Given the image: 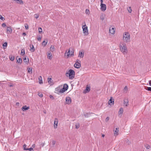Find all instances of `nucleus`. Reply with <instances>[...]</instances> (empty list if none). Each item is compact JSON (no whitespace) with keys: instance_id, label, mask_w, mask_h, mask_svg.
I'll use <instances>...</instances> for the list:
<instances>
[{"instance_id":"obj_42","label":"nucleus","mask_w":151,"mask_h":151,"mask_svg":"<svg viewBox=\"0 0 151 151\" xmlns=\"http://www.w3.org/2000/svg\"><path fill=\"white\" fill-rule=\"evenodd\" d=\"M26 144H24L23 145V147L24 148V150H25V149H27V148H26Z\"/></svg>"},{"instance_id":"obj_31","label":"nucleus","mask_w":151,"mask_h":151,"mask_svg":"<svg viewBox=\"0 0 151 151\" xmlns=\"http://www.w3.org/2000/svg\"><path fill=\"white\" fill-rule=\"evenodd\" d=\"M9 58L11 60L13 61L14 60V57L13 56H9Z\"/></svg>"},{"instance_id":"obj_28","label":"nucleus","mask_w":151,"mask_h":151,"mask_svg":"<svg viewBox=\"0 0 151 151\" xmlns=\"http://www.w3.org/2000/svg\"><path fill=\"white\" fill-rule=\"evenodd\" d=\"M22 61V59L21 58H19L17 60V62L19 63H21Z\"/></svg>"},{"instance_id":"obj_2","label":"nucleus","mask_w":151,"mask_h":151,"mask_svg":"<svg viewBox=\"0 0 151 151\" xmlns=\"http://www.w3.org/2000/svg\"><path fill=\"white\" fill-rule=\"evenodd\" d=\"M74 55V51L71 47H70L68 50H66L65 53V57L66 58L71 57Z\"/></svg>"},{"instance_id":"obj_46","label":"nucleus","mask_w":151,"mask_h":151,"mask_svg":"<svg viewBox=\"0 0 151 151\" xmlns=\"http://www.w3.org/2000/svg\"><path fill=\"white\" fill-rule=\"evenodd\" d=\"M124 90L125 91H127V86H125L124 88Z\"/></svg>"},{"instance_id":"obj_27","label":"nucleus","mask_w":151,"mask_h":151,"mask_svg":"<svg viewBox=\"0 0 151 151\" xmlns=\"http://www.w3.org/2000/svg\"><path fill=\"white\" fill-rule=\"evenodd\" d=\"M55 50V47L54 46H51L50 48V50L51 52H53Z\"/></svg>"},{"instance_id":"obj_55","label":"nucleus","mask_w":151,"mask_h":151,"mask_svg":"<svg viewBox=\"0 0 151 151\" xmlns=\"http://www.w3.org/2000/svg\"><path fill=\"white\" fill-rule=\"evenodd\" d=\"M24 36H25L26 35V34L25 32H23L22 34Z\"/></svg>"},{"instance_id":"obj_8","label":"nucleus","mask_w":151,"mask_h":151,"mask_svg":"<svg viewBox=\"0 0 151 151\" xmlns=\"http://www.w3.org/2000/svg\"><path fill=\"white\" fill-rule=\"evenodd\" d=\"M58 123V119L57 118L55 119L54 123V127L55 129L57 128Z\"/></svg>"},{"instance_id":"obj_56","label":"nucleus","mask_w":151,"mask_h":151,"mask_svg":"<svg viewBox=\"0 0 151 151\" xmlns=\"http://www.w3.org/2000/svg\"><path fill=\"white\" fill-rule=\"evenodd\" d=\"M149 82L150 85L151 86V81H149Z\"/></svg>"},{"instance_id":"obj_57","label":"nucleus","mask_w":151,"mask_h":151,"mask_svg":"<svg viewBox=\"0 0 151 151\" xmlns=\"http://www.w3.org/2000/svg\"><path fill=\"white\" fill-rule=\"evenodd\" d=\"M32 147L33 148H34L35 147V145L34 144L32 145Z\"/></svg>"},{"instance_id":"obj_58","label":"nucleus","mask_w":151,"mask_h":151,"mask_svg":"<svg viewBox=\"0 0 151 151\" xmlns=\"http://www.w3.org/2000/svg\"><path fill=\"white\" fill-rule=\"evenodd\" d=\"M9 86L10 87H12V86H13V85L12 84H10V85H9Z\"/></svg>"},{"instance_id":"obj_52","label":"nucleus","mask_w":151,"mask_h":151,"mask_svg":"<svg viewBox=\"0 0 151 151\" xmlns=\"http://www.w3.org/2000/svg\"><path fill=\"white\" fill-rule=\"evenodd\" d=\"M37 40L39 41H40L41 40V38L40 37H38L37 38Z\"/></svg>"},{"instance_id":"obj_14","label":"nucleus","mask_w":151,"mask_h":151,"mask_svg":"<svg viewBox=\"0 0 151 151\" xmlns=\"http://www.w3.org/2000/svg\"><path fill=\"white\" fill-rule=\"evenodd\" d=\"M84 52H83L80 51L78 54V57L81 58H83L84 56Z\"/></svg>"},{"instance_id":"obj_43","label":"nucleus","mask_w":151,"mask_h":151,"mask_svg":"<svg viewBox=\"0 0 151 151\" xmlns=\"http://www.w3.org/2000/svg\"><path fill=\"white\" fill-rule=\"evenodd\" d=\"M0 19L2 20H4L5 19L4 17H3L2 16H1V15L0 17Z\"/></svg>"},{"instance_id":"obj_38","label":"nucleus","mask_w":151,"mask_h":151,"mask_svg":"<svg viewBox=\"0 0 151 151\" xmlns=\"http://www.w3.org/2000/svg\"><path fill=\"white\" fill-rule=\"evenodd\" d=\"M86 14H89L90 13L89 10L86 9Z\"/></svg>"},{"instance_id":"obj_49","label":"nucleus","mask_w":151,"mask_h":151,"mask_svg":"<svg viewBox=\"0 0 151 151\" xmlns=\"http://www.w3.org/2000/svg\"><path fill=\"white\" fill-rule=\"evenodd\" d=\"M25 29H28V26L27 25H25Z\"/></svg>"},{"instance_id":"obj_4","label":"nucleus","mask_w":151,"mask_h":151,"mask_svg":"<svg viewBox=\"0 0 151 151\" xmlns=\"http://www.w3.org/2000/svg\"><path fill=\"white\" fill-rule=\"evenodd\" d=\"M130 34L128 32H125L123 35V40L125 42L127 43L130 42Z\"/></svg>"},{"instance_id":"obj_6","label":"nucleus","mask_w":151,"mask_h":151,"mask_svg":"<svg viewBox=\"0 0 151 151\" xmlns=\"http://www.w3.org/2000/svg\"><path fill=\"white\" fill-rule=\"evenodd\" d=\"M79 61V60H77L76 63L74 65V67L77 68H80L81 66L80 63L78 62Z\"/></svg>"},{"instance_id":"obj_39","label":"nucleus","mask_w":151,"mask_h":151,"mask_svg":"<svg viewBox=\"0 0 151 151\" xmlns=\"http://www.w3.org/2000/svg\"><path fill=\"white\" fill-rule=\"evenodd\" d=\"M39 32V33H41L42 31V29L41 27H39L38 28Z\"/></svg>"},{"instance_id":"obj_62","label":"nucleus","mask_w":151,"mask_h":151,"mask_svg":"<svg viewBox=\"0 0 151 151\" xmlns=\"http://www.w3.org/2000/svg\"><path fill=\"white\" fill-rule=\"evenodd\" d=\"M16 104H19V103H18V102H17V103H16Z\"/></svg>"},{"instance_id":"obj_11","label":"nucleus","mask_w":151,"mask_h":151,"mask_svg":"<svg viewBox=\"0 0 151 151\" xmlns=\"http://www.w3.org/2000/svg\"><path fill=\"white\" fill-rule=\"evenodd\" d=\"M123 111V108H120L118 112V116L120 117H121L122 116Z\"/></svg>"},{"instance_id":"obj_33","label":"nucleus","mask_w":151,"mask_h":151,"mask_svg":"<svg viewBox=\"0 0 151 151\" xmlns=\"http://www.w3.org/2000/svg\"><path fill=\"white\" fill-rule=\"evenodd\" d=\"M47 40L46 41H44L42 43V45H44V46H45L47 44Z\"/></svg>"},{"instance_id":"obj_34","label":"nucleus","mask_w":151,"mask_h":151,"mask_svg":"<svg viewBox=\"0 0 151 151\" xmlns=\"http://www.w3.org/2000/svg\"><path fill=\"white\" fill-rule=\"evenodd\" d=\"M65 91L64 90L63 88L61 89L59 91V93H63Z\"/></svg>"},{"instance_id":"obj_41","label":"nucleus","mask_w":151,"mask_h":151,"mask_svg":"<svg viewBox=\"0 0 151 151\" xmlns=\"http://www.w3.org/2000/svg\"><path fill=\"white\" fill-rule=\"evenodd\" d=\"M39 17V15L38 14H35V17L36 18V19H37Z\"/></svg>"},{"instance_id":"obj_30","label":"nucleus","mask_w":151,"mask_h":151,"mask_svg":"<svg viewBox=\"0 0 151 151\" xmlns=\"http://www.w3.org/2000/svg\"><path fill=\"white\" fill-rule=\"evenodd\" d=\"M80 126V124L79 123H77L75 124V127L76 129H78Z\"/></svg>"},{"instance_id":"obj_15","label":"nucleus","mask_w":151,"mask_h":151,"mask_svg":"<svg viewBox=\"0 0 151 151\" xmlns=\"http://www.w3.org/2000/svg\"><path fill=\"white\" fill-rule=\"evenodd\" d=\"M29 109V106H23L22 108V109L23 111L28 110Z\"/></svg>"},{"instance_id":"obj_18","label":"nucleus","mask_w":151,"mask_h":151,"mask_svg":"<svg viewBox=\"0 0 151 151\" xmlns=\"http://www.w3.org/2000/svg\"><path fill=\"white\" fill-rule=\"evenodd\" d=\"M47 54V58L50 59H51L52 58L51 53L50 52H48Z\"/></svg>"},{"instance_id":"obj_40","label":"nucleus","mask_w":151,"mask_h":151,"mask_svg":"<svg viewBox=\"0 0 151 151\" xmlns=\"http://www.w3.org/2000/svg\"><path fill=\"white\" fill-rule=\"evenodd\" d=\"M146 90L148 91H150L151 92V87H147L146 88Z\"/></svg>"},{"instance_id":"obj_37","label":"nucleus","mask_w":151,"mask_h":151,"mask_svg":"<svg viewBox=\"0 0 151 151\" xmlns=\"http://www.w3.org/2000/svg\"><path fill=\"white\" fill-rule=\"evenodd\" d=\"M29 150L30 151H34V150L32 148H27V149H25V150Z\"/></svg>"},{"instance_id":"obj_3","label":"nucleus","mask_w":151,"mask_h":151,"mask_svg":"<svg viewBox=\"0 0 151 151\" xmlns=\"http://www.w3.org/2000/svg\"><path fill=\"white\" fill-rule=\"evenodd\" d=\"M66 76L67 77H69L70 79H73L75 76V72L72 69L69 70L66 73Z\"/></svg>"},{"instance_id":"obj_45","label":"nucleus","mask_w":151,"mask_h":151,"mask_svg":"<svg viewBox=\"0 0 151 151\" xmlns=\"http://www.w3.org/2000/svg\"><path fill=\"white\" fill-rule=\"evenodd\" d=\"M109 117H107L105 119V121L106 122H107L109 119Z\"/></svg>"},{"instance_id":"obj_23","label":"nucleus","mask_w":151,"mask_h":151,"mask_svg":"<svg viewBox=\"0 0 151 151\" xmlns=\"http://www.w3.org/2000/svg\"><path fill=\"white\" fill-rule=\"evenodd\" d=\"M17 3L23 4V2L22 0H14Z\"/></svg>"},{"instance_id":"obj_54","label":"nucleus","mask_w":151,"mask_h":151,"mask_svg":"<svg viewBox=\"0 0 151 151\" xmlns=\"http://www.w3.org/2000/svg\"><path fill=\"white\" fill-rule=\"evenodd\" d=\"M101 4H103V0H100Z\"/></svg>"},{"instance_id":"obj_16","label":"nucleus","mask_w":151,"mask_h":151,"mask_svg":"<svg viewBox=\"0 0 151 151\" xmlns=\"http://www.w3.org/2000/svg\"><path fill=\"white\" fill-rule=\"evenodd\" d=\"M110 103H112L114 104V99L112 98V97H111L110 98L108 101V104H110Z\"/></svg>"},{"instance_id":"obj_7","label":"nucleus","mask_w":151,"mask_h":151,"mask_svg":"<svg viewBox=\"0 0 151 151\" xmlns=\"http://www.w3.org/2000/svg\"><path fill=\"white\" fill-rule=\"evenodd\" d=\"M101 9L103 11H104L106 9V6L105 4H101Z\"/></svg>"},{"instance_id":"obj_17","label":"nucleus","mask_w":151,"mask_h":151,"mask_svg":"<svg viewBox=\"0 0 151 151\" xmlns=\"http://www.w3.org/2000/svg\"><path fill=\"white\" fill-rule=\"evenodd\" d=\"M39 82L40 84H42L43 83L42 78L41 76H40L38 78Z\"/></svg>"},{"instance_id":"obj_44","label":"nucleus","mask_w":151,"mask_h":151,"mask_svg":"<svg viewBox=\"0 0 151 151\" xmlns=\"http://www.w3.org/2000/svg\"><path fill=\"white\" fill-rule=\"evenodd\" d=\"M38 95L40 97H42V93H39Z\"/></svg>"},{"instance_id":"obj_48","label":"nucleus","mask_w":151,"mask_h":151,"mask_svg":"<svg viewBox=\"0 0 151 151\" xmlns=\"http://www.w3.org/2000/svg\"><path fill=\"white\" fill-rule=\"evenodd\" d=\"M6 24L5 23H3L2 24V26L3 27H5L6 26Z\"/></svg>"},{"instance_id":"obj_32","label":"nucleus","mask_w":151,"mask_h":151,"mask_svg":"<svg viewBox=\"0 0 151 151\" xmlns=\"http://www.w3.org/2000/svg\"><path fill=\"white\" fill-rule=\"evenodd\" d=\"M128 103V100L127 99H125L124 100V104H127Z\"/></svg>"},{"instance_id":"obj_61","label":"nucleus","mask_w":151,"mask_h":151,"mask_svg":"<svg viewBox=\"0 0 151 151\" xmlns=\"http://www.w3.org/2000/svg\"><path fill=\"white\" fill-rule=\"evenodd\" d=\"M127 104H126V105H125V106L126 107H127Z\"/></svg>"},{"instance_id":"obj_63","label":"nucleus","mask_w":151,"mask_h":151,"mask_svg":"<svg viewBox=\"0 0 151 151\" xmlns=\"http://www.w3.org/2000/svg\"><path fill=\"white\" fill-rule=\"evenodd\" d=\"M44 113H46L45 111H44Z\"/></svg>"},{"instance_id":"obj_1","label":"nucleus","mask_w":151,"mask_h":151,"mask_svg":"<svg viewBox=\"0 0 151 151\" xmlns=\"http://www.w3.org/2000/svg\"><path fill=\"white\" fill-rule=\"evenodd\" d=\"M119 49L120 51L123 55H125L127 53L128 49L125 43L124 42H121L119 45Z\"/></svg>"},{"instance_id":"obj_21","label":"nucleus","mask_w":151,"mask_h":151,"mask_svg":"<svg viewBox=\"0 0 151 151\" xmlns=\"http://www.w3.org/2000/svg\"><path fill=\"white\" fill-rule=\"evenodd\" d=\"M90 90V87H86V88L84 90V92L87 93L89 92Z\"/></svg>"},{"instance_id":"obj_24","label":"nucleus","mask_w":151,"mask_h":151,"mask_svg":"<svg viewBox=\"0 0 151 151\" xmlns=\"http://www.w3.org/2000/svg\"><path fill=\"white\" fill-rule=\"evenodd\" d=\"M20 54L22 55H25V50L24 49L21 50Z\"/></svg>"},{"instance_id":"obj_12","label":"nucleus","mask_w":151,"mask_h":151,"mask_svg":"<svg viewBox=\"0 0 151 151\" xmlns=\"http://www.w3.org/2000/svg\"><path fill=\"white\" fill-rule=\"evenodd\" d=\"M119 131V128H116V130L114 131V135L115 136H117L118 134V132Z\"/></svg>"},{"instance_id":"obj_29","label":"nucleus","mask_w":151,"mask_h":151,"mask_svg":"<svg viewBox=\"0 0 151 151\" xmlns=\"http://www.w3.org/2000/svg\"><path fill=\"white\" fill-rule=\"evenodd\" d=\"M28 72L32 74V68H28Z\"/></svg>"},{"instance_id":"obj_59","label":"nucleus","mask_w":151,"mask_h":151,"mask_svg":"<svg viewBox=\"0 0 151 151\" xmlns=\"http://www.w3.org/2000/svg\"><path fill=\"white\" fill-rule=\"evenodd\" d=\"M102 136L103 137H104V136H105V135L104 134H102Z\"/></svg>"},{"instance_id":"obj_51","label":"nucleus","mask_w":151,"mask_h":151,"mask_svg":"<svg viewBox=\"0 0 151 151\" xmlns=\"http://www.w3.org/2000/svg\"><path fill=\"white\" fill-rule=\"evenodd\" d=\"M88 114H84V116L86 117H88Z\"/></svg>"},{"instance_id":"obj_20","label":"nucleus","mask_w":151,"mask_h":151,"mask_svg":"<svg viewBox=\"0 0 151 151\" xmlns=\"http://www.w3.org/2000/svg\"><path fill=\"white\" fill-rule=\"evenodd\" d=\"M6 31L7 32H8L10 34H11L12 32V30L10 27H7Z\"/></svg>"},{"instance_id":"obj_50","label":"nucleus","mask_w":151,"mask_h":151,"mask_svg":"<svg viewBox=\"0 0 151 151\" xmlns=\"http://www.w3.org/2000/svg\"><path fill=\"white\" fill-rule=\"evenodd\" d=\"M55 143V141H52V144L53 145H54Z\"/></svg>"},{"instance_id":"obj_10","label":"nucleus","mask_w":151,"mask_h":151,"mask_svg":"<svg viewBox=\"0 0 151 151\" xmlns=\"http://www.w3.org/2000/svg\"><path fill=\"white\" fill-rule=\"evenodd\" d=\"M115 31V28L113 27L111 28H110L109 29V32L112 34H114Z\"/></svg>"},{"instance_id":"obj_13","label":"nucleus","mask_w":151,"mask_h":151,"mask_svg":"<svg viewBox=\"0 0 151 151\" xmlns=\"http://www.w3.org/2000/svg\"><path fill=\"white\" fill-rule=\"evenodd\" d=\"M47 81L49 84L50 85L53 84V81L51 78H48L47 79Z\"/></svg>"},{"instance_id":"obj_47","label":"nucleus","mask_w":151,"mask_h":151,"mask_svg":"<svg viewBox=\"0 0 151 151\" xmlns=\"http://www.w3.org/2000/svg\"><path fill=\"white\" fill-rule=\"evenodd\" d=\"M150 145H147L146 147V148L147 149H150Z\"/></svg>"},{"instance_id":"obj_53","label":"nucleus","mask_w":151,"mask_h":151,"mask_svg":"<svg viewBox=\"0 0 151 151\" xmlns=\"http://www.w3.org/2000/svg\"><path fill=\"white\" fill-rule=\"evenodd\" d=\"M127 143L129 145V144L130 143V142L129 141H127Z\"/></svg>"},{"instance_id":"obj_35","label":"nucleus","mask_w":151,"mask_h":151,"mask_svg":"<svg viewBox=\"0 0 151 151\" xmlns=\"http://www.w3.org/2000/svg\"><path fill=\"white\" fill-rule=\"evenodd\" d=\"M127 10L129 13H131L132 12V10L130 7H129L127 8Z\"/></svg>"},{"instance_id":"obj_22","label":"nucleus","mask_w":151,"mask_h":151,"mask_svg":"<svg viewBox=\"0 0 151 151\" xmlns=\"http://www.w3.org/2000/svg\"><path fill=\"white\" fill-rule=\"evenodd\" d=\"M7 45V43L6 42H4L2 45V46L3 47V48L4 49H6Z\"/></svg>"},{"instance_id":"obj_19","label":"nucleus","mask_w":151,"mask_h":151,"mask_svg":"<svg viewBox=\"0 0 151 151\" xmlns=\"http://www.w3.org/2000/svg\"><path fill=\"white\" fill-rule=\"evenodd\" d=\"M68 88V86L66 84H65L64 85L63 88L65 91H66Z\"/></svg>"},{"instance_id":"obj_26","label":"nucleus","mask_w":151,"mask_h":151,"mask_svg":"<svg viewBox=\"0 0 151 151\" xmlns=\"http://www.w3.org/2000/svg\"><path fill=\"white\" fill-rule=\"evenodd\" d=\"M23 60L24 62L26 63H28L29 62V59L28 58H27L26 57H25L23 58Z\"/></svg>"},{"instance_id":"obj_9","label":"nucleus","mask_w":151,"mask_h":151,"mask_svg":"<svg viewBox=\"0 0 151 151\" xmlns=\"http://www.w3.org/2000/svg\"><path fill=\"white\" fill-rule=\"evenodd\" d=\"M66 104H70L71 103V98L69 97H67L66 98Z\"/></svg>"},{"instance_id":"obj_5","label":"nucleus","mask_w":151,"mask_h":151,"mask_svg":"<svg viewBox=\"0 0 151 151\" xmlns=\"http://www.w3.org/2000/svg\"><path fill=\"white\" fill-rule=\"evenodd\" d=\"M83 29V33L85 35H87L88 34V27L86 26V24H85L84 25L82 26Z\"/></svg>"},{"instance_id":"obj_25","label":"nucleus","mask_w":151,"mask_h":151,"mask_svg":"<svg viewBox=\"0 0 151 151\" xmlns=\"http://www.w3.org/2000/svg\"><path fill=\"white\" fill-rule=\"evenodd\" d=\"M30 50L32 52H33L35 50V48L34 47V46L33 45H32V47L31 46H30Z\"/></svg>"},{"instance_id":"obj_60","label":"nucleus","mask_w":151,"mask_h":151,"mask_svg":"<svg viewBox=\"0 0 151 151\" xmlns=\"http://www.w3.org/2000/svg\"><path fill=\"white\" fill-rule=\"evenodd\" d=\"M50 98H51L52 97V95H50Z\"/></svg>"},{"instance_id":"obj_36","label":"nucleus","mask_w":151,"mask_h":151,"mask_svg":"<svg viewBox=\"0 0 151 151\" xmlns=\"http://www.w3.org/2000/svg\"><path fill=\"white\" fill-rule=\"evenodd\" d=\"M105 17L104 15H102L100 16V18L103 21Z\"/></svg>"}]
</instances>
